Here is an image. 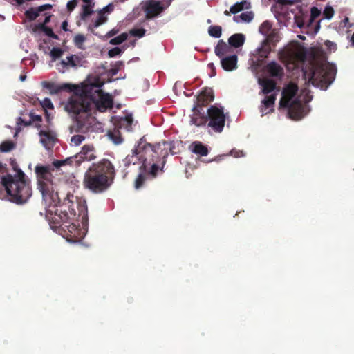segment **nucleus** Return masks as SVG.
Masks as SVG:
<instances>
[{
  "label": "nucleus",
  "mask_w": 354,
  "mask_h": 354,
  "mask_svg": "<svg viewBox=\"0 0 354 354\" xmlns=\"http://www.w3.org/2000/svg\"><path fill=\"white\" fill-rule=\"evenodd\" d=\"M50 165H37L35 171L37 180V189L42 195L46 208V219L50 227L55 231L59 227L68 228L71 239H80L81 229L73 223L81 217L82 224L88 221V209L85 201L77 202V198L71 194H67L62 205L58 192L53 183Z\"/></svg>",
  "instance_id": "nucleus-1"
},
{
  "label": "nucleus",
  "mask_w": 354,
  "mask_h": 354,
  "mask_svg": "<svg viewBox=\"0 0 354 354\" xmlns=\"http://www.w3.org/2000/svg\"><path fill=\"white\" fill-rule=\"evenodd\" d=\"M115 170L111 162L103 158L93 163L84 174V189L93 194H101L107 191L113 184Z\"/></svg>",
  "instance_id": "nucleus-2"
},
{
  "label": "nucleus",
  "mask_w": 354,
  "mask_h": 354,
  "mask_svg": "<svg viewBox=\"0 0 354 354\" xmlns=\"http://www.w3.org/2000/svg\"><path fill=\"white\" fill-rule=\"evenodd\" d=\"M1 185L5 187L8 200L17 205L26 203L32 194L30 181L22 170H18L15 175L3 176Z\"/></svg>",
  "instance_id": "nucleus-3"
},
{
  "label": "nucleus",
  "mask_w": 354,
  "mask_h": 354,
  "mask_svg": "<svg viewBox=\"0 0 354 354\" xmlns=\"http://www.w3.org/2000/svg\"><path fill=\"white\" fill-rule=\"evenodd\" d=\"M142 148L144 156L142 164L140 165L141 169L147 171L150 169L149 173L151 175V178H154L157 176V172L160 167L158 163L161 161V171L166 162V158L168 156V149H170V144L166 141L158 142L155 145L145 142L142 144Z\"/></svg>",
  "instance_id": "nucleus-4"
},
{
  "label": "nucleus",
  "mask_w": 354,
  "mask_h": 354,
  "mask_svg": "<svg viewBox=\"0 0 354 354\" xmlns=\"http://www.w3.org/2000/svg\"><path fill=\"white\" fill-rule=\"evenodd\" d=\"M95 84L74 85L73 95L64 104L66 111L75 115H81L89 112L94 101L93 89Z\"/></svg>",
  "instance_id": "nucleus-5"
},
{
  "label": "nucleus",
  "mask_w": 354,
  "mask_h": 354,
  "mask_svg": "<svg viewBox=\"0 0 354 354\" xmlns=\"http://www.w3.org/2000/svg\"><path fill=\"white\" fill-rule=\"evenodd\" d=\"M298 86L290 82L287 84L282 91V97L279 101V106L288 110L290 118L299 120L305 115V105L297 98L292 101L298 92Z\"/></svg>",
  "instance_id": "nucleus-6"
},
{
  "label": "nucleus",
  "mask_w": 354,
  "mask_h": 354,
  "mask_svg": "<svg viewBox=\"0 0 354 354\" xmlns=\"http://www.w3.org/2000/svg\"><path fill=\"white\" fill-rule=\"evenodd\" d=\"M337 68L332 64H317L309 74V82L313 86L326 90L335 78Z\"/></svg>",
  "instance_id": "nucleus-7"
},
{
  "label": "nucleus",
  "mask_w": 354,
  "mask_h": 354,
  "mask_svg": "<svg viewBox=\"0 0 354 354\" xmlns=\"http://www.w3.org/2000/svg\"><path fill=\"white\" fill-rule=\"evenodd\" d=\"M173 0H146L142 3V10L147 19L158 17L168 8Z\"/></svg>",
  "instance_id": "nucleus-8"
},
{
  "label": "nucleus",
  "mask_w": 354,
  "mask_h": 354,
  "mask_svg": "<svg viewBox=\"0 0 354 354\" xmlns=\"http://www.w3.org/2000/svg\"><path fill=\"white\" fill-rule=\"evenodd\" d=\"M207 118L208 127H211L215 132L221 133L223 131L225 123V115L223 108L212 105L207 111Z\"/></svg>",
  "instance_id": "nucleus-9"
},
{
  "label": "nucleus",
  "mask_w": 354,
  "mask_h": 354,
  "mask_svg": "<svg viewBox=\"0 0 354 354\" xmlns=\"http://www.w3.org/2000/svg\"><path fill=\"white\" fill-rule=\"evenodd\" d=\"M94 101L93 105L100 112H105L108 109L113 108V99L109 94H104L102 91L95 85L93 89Z\"/></svg>",
  "instance_id": "nucleus-10"
},
{
  "label": "nucleus",
  "mask_w": 354,
  "mask_h": 354,
  "mask_svg": "<svg viewBox=\"0 0 354 354\" xmlns=\"http://www.w3.org/2000/svg\"><path fill=\"white\" fill-rule=\"evenodd\" d=\"M97 124L95 118L88 112L80 115L76 118V131L86 133L95 130L94 126Z\"/></svg>",
  "instance_id": "nucleus-11"
},
{
  "label": "nucleus",
  "mask_w": 354,
  "mask_h": 354,
  "mask_svg": "<svg viewBox=\"0 0 354 354\" xmlns=\"http://www.w3.org/2000/svg\"><path fill=\"white\" fill-rule=\"evenodd\" d=\"M145 142V137H142L138 142L136 148L131 151V154H128L124 159L122 160V164L124 167H129L131 165H138L139 167L142 164L144 156L142 148V144Z\"/></svg>",
  "instance_id": "nucleus-12"
},
{
  "label": "nucleus",
  "mask_w": 354,
  "mask_h": 354,
  "mask_svg": "<svg viewBox=\"0 0 354 354\" xmlns=\"http://www.w3.org/2000/svg\"><path fill=\"white\" fill-rule=\"evenodd\" d=\"M73 158L75 165L77 166L84 161L93 160L97 156L94 147L93 145H85L82 147V150Z\"/></svg>",
  "instance_id": "nucleus-13"
},
{
  "label": "nucleus",
  "mask_w": 354,
  "mask_h": 354,
  "mask_svg": "<svg viewBox=\"0 0 354 354\" xmlns=\"http://www.w3.org/2000/svg\"><path fill=\"white\" fill-rule=\"evenodd\" d=\"M214 99V91L211 88H205L198 94L196 98V102L194 106L203 109L207 106Z\"/></svg>",
  "instance_id": "nucleus-14"
},
{
  "label": "nucleus",
  "mask_w": 354,
  "mask_h": 354,
  "mask_svg": "<svg viewBox=\"0 0 354 354\" xmlns=\"http://www.w3.org/2000/svg\"><path fill=\"white\" fill-rule=\"evenodd\" d=\"M44 88L49 90L51 95L58 94L63 91L71 92L74 84L64 83L57 84L55 82L44 81L41 82Z\"/></svg>",
  "instance_id": "nucleus-15"
},
{
  "label": "nucleus",
  "mask_w": 354,
  "mask_h": 354,
  "mask_svg": "<svg viewBox=\"0 0 354 354\" xmlns=\"http://www.w3.org/2000/svg\"><path fill=\"white\" fill-rule=\"evenodd\" d=\"M281 57L288 62H294L297 60H304L305 54L299 50L288 48L281 53Z\"/></svg>",
  "instance_id": "nucleus-16"
},
{
  "label": "nucleus",
  "mask_w": 354,
  "mask_h": 354,
  "mask_svg": "<svg viewBox=\"0 0 354 354\" xmlns=\"http://www.w3.org/2000/svg\"><path fill=\"white\" fill-rule=\"evenodd\" d=\"M279 32L276 29H273L267 36L263 42L266 50L261 56L266 57L270 51V44L275 45L280 40Z\"/></svg>",
  "instance_id": "nucleus-17"
},
{
  "label": "nucleus",
  "mask_w": 354,
  "mask_h": 354,
  "mask_svg": "<svg viewBox=\"0 0 354 354\" xmlns=\"http://www.w3.org/2000/svg\"><path fill=\"white\" fill-rule=\"evenodd\" d=\"M52 8L51 4H44L37 8H30L28 10H26L24 12V15L26 18L32 21L39 16V14L46 10H50Z\"/></svg>",
  "instance_id": "nucleus-18"
},
{
  "label": "nucleus",
  "mask_w": 354,
  "mask_h": 354,
  "mask_svg": "<svg viewBox=\"0 0 354 354\" xmlns=\"http://www.w3.org/2000/svg\"><path fill=\"white\" fill-rule=\"evenodd\" d=\"M194 114L191 118V123L197 127L203 126L207 122V115L203 109L194 106L192 109Z\"/></svg>",
  "instance_id": "nucleus-19"
},
{
  "label": "nucleus",
  "mask_w": 354,
  "mask_h": 354,
  "mask_svg": "<svg viewBox=\"0 0 354 354\" xmlns=\"http://www.w3.org/2000/svg\"><path fill=\"white\" fill-rule=\"evenodd\" d=\"M238 57L236 55H229L221 58V64L223 70L231 71L237 68Z\"/></svg>",
  "instance_id": "nucleus-20"
},
{
  "label": "nucleus",
  "mask_w": 354,
  "mask_h": 354,
  "mask_svg": "<svg viewBox=\"0 0 354 354\" xmlns=\"http://www.w3.org/2000/svg\"><path fill=\"white\" fill-rule=\"evenodd\" d=\"M266 71L271 77L281 78L284 74L283 67L276 62H270L266 66Z\"/></svg>",
  "instance_id": "nucleus-21"
},
{
  "label": "nucleus",
  "mask_w": 354,
  "mask_h": 354,
  "mask_svg": "<svg viewBox=\"0 0 354 354\" xmlns=\"http://www.w3.org/2000/svg\"><path fill=\"white\" fill-rule=\"evenodd\" d=\"M232 51V48L225 42L223 39L218 41L217 45L215 46L214 53L216 56L220 59L225 56H228Z\"/></svg>",
  "instance_id": "nucleus-22"
},
{
  "label": "nucleus",
  "mask_w": 354,
  "mask_h": 354,
  "mask_svg": "<svg viewBox=\"0 0 354 354\" xmlns=\"http://www.w3.org/2000/svg\"><path fill=\"white\" fill-rule=\"evenodd\" d=\"M189 150L200 156H206L209 153L207 147L200 141H194L189 145Z\"/></svg>",
  "instance_id": "nucleus-23"
},
{
  "label": "nucleus",
  "mask_w": 354,
  "mask_h": 354,
  "mask_svg": "<svg viewBox=\"0 0 354 354\" xmlns=\"http://www.w3.org/2000/svg\"><path fill=\"white\" fill-rule=\"evenodd\" d=\"M271 10L279 21L288 18L289 12L286 6L274 4L272 6Z\"/></svg>",
  "instance_id": "nucleus-24"
},
{
  "label": "nucleus",
  "mask_w": 354,
  "mask_h": 354,
  "mask_svg": "<svg viewBox=\"0 0 354 354\" xmlns=\"http://www.w3.org/2000/svg\"><path fill=\"white\" fill-rule=\"evenodd\" d=\"M39 30L44 32L46 36L52 39H59L58 36L53 32L52 28L47 26H44V24H35L32 28V31L34 33L37 32Z\"/></svg>",
  "instance_id": "nucleus-25"
},
{
  "label": "nucleus",
  "mask_w": 354,
  "mask_h": 354,
  "mask_svg": "<svg viewBox=\"0 0 354 354\" xmlns=\"http://www.w3.org/2000/svg\"><path fill=\"white\" fill-rule=\"evenodd\" d=\"M245 35L241 33H236L230 36L228 39V44L232 47H241L245 42Z\"/></svg>",
  "instance_id": "nucleus-26"
},
{
  "label": "nucleus",
  "mask_w": 354,
  "mask_h": 354,
  "mask_svg": "<svg viewBox=\"0 0 354 354\" xmlns=\"http://www.w3.org/2000/svg\"><path fill=\"white\" fill-rule=\"evenodd\" d=\"M139 169H140V173L134 181V187L136 189H138L143 186L148 176H151V175L149 173V171H150L149 169H148L147 171H145L144 169H141V168L140 167Z\"/></svg>",
  "instance_id": "nucleus-27"
},
{
  "label": "nucleus",
  "mask_w": 354,
  "mask_h": 354,
  "mask_svg": "<svg viewBox=\"0 0 354 354\" xmlns=\"http://www.w3.org/2000/svg\"><path fill=\"white\" fill-rule=\"evenodd\" d=\"M259 84L262 86V92L264 94H268L272 92L277 86L276 82L270 79L262 80L259 81Z\"/></svg>",
  "instance_id": "nucleus-28"
},
{
  "label": "nucleus",
  "mask_w": 354,
  "mask_h": 354,
  "mask_svg": "<svg viewBox=\"0 0 354 354\" xmlns=\"http://www.w3.org/2000/svg\"><path fill=\"white\" fill-rule=\"evenodd\" d=\"M39 134L41 138V142L45 147L47 148L53 144L54 137L50 132L41 130Z\"/></svg>",
  "instance_id": "nucleus-29"
},
{
  "label": "nucleus",
  "mask_w": 354,
  "mask_h": 354,
  "mask_svg": "<svg viewBox=\"0 0 354 354\" xmlns=\"http://www.w3.org/2000/svg\"><path fill=\"white\" fill-rule=\"evenodd\" d=\"M253 19V14L252 12H243L239 15H234L233 19L234 21L239 23L240 21L250 22Z\"/></svg>",
  "instance_id": "nucleus-30"
},
{
  "label": "nucleus",
  "mask_w": 354,
  "mask_h": 354,
  "mask_svg": "<svg viewBox=\"0 0 354 354\" xmlns=\"http://www.w3.org/2000/svg\"><path fill=\"white\" fill-rule=\"evenodd\" d=\"M108 136L113 141V142L115 145H120L123 141L121 133H120V131H118V130L109 131Z\"/></svg>",
  "instance_id": "nucleus-31"
},
{
  "label": "nucleus",
  "mask_w": 354,
  "mask_h": 354,
  "mask_svg": "<svg viewBox=\"0 0 354 354\" xmlns=\"http://www.w3.org/2000/svg\"><path fill=\"white\" fill-rule=\"evenodd\" d=\"M15 147H16V145L14 142H12L11 140H6V141H3L0 145V151L3 152V153L9 152V151H12V149H14L15 148Z\"/></svg>",
  "instance_id": "nucleus-32"
},
{
  "label": "nucleus",
  "mask_w": 354,
  "mask_h": 354,
  "mask_svg": "<svg viewBox=\"0 0 354 354\" xmlns=\"http://www.w3.org/2000/svg\"><path fill=\"white\" fill-rule=\"evenodd\" d=\"M209 35L214 38H219L222 35V28L220 26H211L208 28Z\"/></svg>",
  "instance_id": "nucleus-33"
},
{
  "label": "nucleus",
  "mask_w": 354,
  "mask_h": 354,
  "mask_svg": "<svg viewBox=\"0 0 354 354\" xmlns=\"http://www.w3.org/2000/svg\"><path fill=\"white\" fill-rule=\"evenodd\" d=\"M273 29L272 28V24L268 21H266L261 24L259 27V32L264 36H267Z\"/></svg>",
  "instance_id": "nucleus-34"
},
{
  "label": "nucleus",
  "mask_w": 354,
  "mask_h": 354,
  "mask_svg": "<svg viewBox=\"0 0 354 354\" xmlns=\"http://www.w3.org/2000/svg\"><path fill=\"white\" fill-rule=\"evenodd\" d=\"M66 59L70 68L76 67L81 62V58L75 55L68 56Z\"/></svg>",
  "instance_id": "nucleus-35"
},
{
  "label": "nucleus",
  "mask_w": 354,
  "mask_h": 354,
  "mask_svg": "<svg viewBox=\"0 0 354 354\" xmlns=\"http://www.w3.org/2000/svg\"><path fill=\"white\" fill-rule=\"evenodd\" d=\"M128 35L127 33H122L121 35L111 39L109 43L112 45H119L127 39Z\"/></svg>",
  "instance_id": "nucleus-36"
},
{
  "label": "nucleus",
  "mask_w": 354,
  "mask_h": 354,
  "mask_svg": "<svg viewBox=\"0 0 354 354\" xmlns=\"http://www.w3.org/2000/svg\"><path fill=\"white\" fill-rule=\"evenodd\" d=\"M276 100V95L272 94L269 96H266L265 99L262 101L264 106L266 108H269L273 106Z\"/></svg>",
  "instance_id": "nucleus-37"
},
{
  "label": "nucleus",
  "mask_w": 354,
  "mask_h": 354,
  "mask_svg": "<svg viewBox=\"0 0 354 354\" xmlns=\"http://www.w3.org/2000/svg\"><path fill=\"white\" fill-rule=\"evenodd\" d=\"M73 162H75L74 160H73V157H70V158H68L64 160H55L53 161V166L57 167V168H59L63 165H65L66 164H68V165H72Z\"/></svg>",
  "instance_id": "nucleus-38"
},
{
  "label": "nucleus",
  "mask_w": 354,
  "mask_h": 354,
  "mask_svg": "<svg viewBox=\"0 0 354 354\" xmlns=\"http://www.w3.org/2000/svg\"><path fill=\"white\" fill-rule=\"evenodd\" d=\"M107 18L104 16L103 12H100L97 15V19L93 22L92 26L94 28H97L106 21Z\"/></svg>",
  "instance_id": "nucleus-39"
},
{
  "label": "nucleus",
  "mask_w": 354,
  "mask_h": 354,
  "mask_svg": "<svg viewBox=\"0 0 354 354\" xmlns=\"http://www.w3.org/2000/svg\"><path fill=\"white\" fill-rule=\"evenodd\" d=\"M246 3L245 1H241L240 3H236L234 5L232 6L230 8V12L233 14L238 13L239 12L243 10L244 9V5Z\"/></svg>",
  "instance_id": "nucleus-40"
},
{
  "label": "nucleus",
  "mask_w": 354,
  "mask_h": 354,
  "mask_svg": "<svg viewBox=\"0 0 354 354\" xmlns=\"http://www.w3.org/2000/svg\"><path fill=\"white\" fill-rule=\"evenodd\" d=\"M63 53L64 50L58 47H54L50 53L53 60H56L57 59L59 58L63 55Z\"/></svg>",
  "instance_id": "nucleus-41"
},
{
  "label": "nucleus",
  "mask_w": 354,
  "mask_h": 354,
  "mask_svg": "<svg viewBox=\"0 0 354 354\" xmlns=\"http://www.w3.org/2000/svg\"><path fill=\"white\" fill-rule=\"evenodd\" d=\"M93 12L91 6L89 5H83L82 6V12H81V19L82 20H85L86 17L91 15Z\"/></svg>",
  "instance_id": "nucleus-42"
},
{
  "label": "nucleus",
  "mask_w": 354,
  "mask_h": 354,
  "mask_svg": "<svg viewBox=\"0 0 354 354\" xmlns=\"http://www.w3.org/2000/svg\"><path fill=\"white\" fill-rule=\"evenodd\" d=\"M334 15V9L330 6H326L323 11L324 18L330 19Z\"/></svg>",
  "instance_id": "nucleus-43"
},
{
  "label": "nucleus",
  "mask_w": 354,
  "mask_h": 354,
  "mask_svg": "<svg viewBox=\"0 0 354 354\" xmlns=\"http://www.w3.org/2000/svg\"><path fill=\"white\" fill-rule=\"evenodd\" d=\"M146 32V30L144 28H133L130 30L129 33L131 35L137 37H142Z\"/></svg>",
  "instance_id": "nucleus-44"
},
{
  "label": "nucleus",
  "mask_w": 354,
  "mask_h": 354,
  "mask_svg": "<svg viewBox=\"0 0 354 354\" xmlns=\"http://www.w3.org/2000/svg\"><path fill=\"white\" fill-rule=\"evenodd\" d=\"M320 15H321V10L319 9H318L317 7H315V6L311 8V9H310V22L312 23Z\"/></svg>",
  "instance_id": "nucleus-45"
},
{
  "label": "nucleus",
  "mask_w": 354,
  "mask_h": 354,
  "mask_svg": "<svg viewBox=\"0 0 354 354\" xmlns=\"http://www.w3.org/2000/svg\"><path fill=\"white\" fill-rule=\"evenodd\" d=\"M85 139V137L82 135H75L71 137V142L75 146L80 145L82 141Z\"/></svg>",
  "instance_id": "nucleus-46"
},
{
  "label": "nucleus",
  "mask_w": 354,
  "mask_h": 354,
  "mask_svg": "<svg viewBox=\"0 0 354 354\" xmlns=\"http://www.w3.org/2000/svg\"><path fill=\"white\" fill-rule=\"evenodd\" d=\"M70 67L68 66V63L66 59H62L60 62L57 64V68L61 73H64L66 69H68Z\"/></svg>",
  "instance_id": "nucleus-47"
},
{
  "label": "nucleus",
  "mask_w": 354,
  "mask_h": 354,
  "mask_svg": "<svg viewBox=\"0 0 354 354\" xmlns=\"http://www.w3.org/2000/svg\"><path fill=\"white\" fill-rule=\"evenodd\" d=\"M122 66L123 62L122 61L117 62L110 69V73L113 75H117L120 70L121 66Z\"/></svg>",
  "instance_id": "nucleus-48"
},
{
  "label": "nucleus",
  "mask_w": 354,
  "mask_h": 354,
  "mask_svg": "<svg viewBox=\"0 0 354 354\" xmlns=\"http://www.w3.org/2000/svg\"><path fill=\"white\" fill-rule=\"evenodd\" d=\"M41 104L44 109H53V104L49 98H44V100L41 102Z\"/></svg>",
  "instance_id": "nucleus-49"
},
{
  "label": "nucleus",
  "mask_w": 354,
  "mask_h": 354,
  "mask_svg": "<svg viewBox=\"0 0 354 354\" xmlns=\"http://www.w3.org/2000/svg\"><path fill=\"white\" fill-rule=\"evenodd\" d=\"M85 41V37L83 35L78 34L74 37V43L77 46L82 45Z\"/></svg>",
  "instance_id": "nucleus-50"
},
{
  "label": "nucleus",
  "mask_w": 354,
  "mask_h": 354,
  "mask_svg": "<svg viewBox=\"0 0 354 354\" xmlns=\"http://www.w3.org/2000/svg\"><path fill=\"white\" fill-rule=\"evenodd\" d=\"M121 53L122 50L119 47H115L109 50L108 55L110 57H114L119 55Z\"/></svg>",
  "instance_id": "nucleus-51"
},
{
  "label": "nucleus",
  "mask_w": 354,
  "mask_h": 354,
  "mask_svg": "<svg viewBox=\"0 0 354 354\" xmlns=\"http://www.w3.org/2000/svg\"><path fill=\"white\" fill-rule=\"evenodd\" d=\"M78 1L77 0H71L67 3V10L68 12L73 11L77 6Z\"/></svg>",
  "instance_id": "nucleus-52"
},
{
  "label": "nucleus",
  "mask_w": 354,
  "mask_h": 354,
  "mask_svg": "<svg viewBox=\"0 0 354 354\" xmlns=\"http://www.w3.org/2000/svg\"><path fill=\"white\" fill-rule=\"evenodd\" d=\"M294 3L295 0H277L275 4L286 7L287 5H293Z\"/></svg>",
  "instance_id": "nucleus-53"
},
{
  "label": "nucleus",
  "mask_w": 354,
  "mask_h": 354,
  "mask_svg": "<svg viewBox=\"0 0 354 354\" xmlns=\"http://www.w3.org/2000/svg\"><path fill=\"white\" fill-rule=\"evenodd\" d=\"M324 44L330 50H335L337 48L336 44H335L334 42H333L331 41L326 40L324 42Z\"/></svg>",
  "instance_id": "nucleus-54"
},
{
  "label": "nucleus",
  "mask_w": 354,
  "mask_h": 354,
  "mask_svg": "<svg viewBox=\"0 0 354 354\" xmlns=\"http://www.w3.org/2000/svg\"><path fill=\"white\" fill-rule=\"evenodd\" d=\"M30 119L32 122H41L42 120V118L39 115H36L35 113H31L30 114Z\"/></svg>",
  "instance_id": "nucleus-55"
},
{
  "label": "nucleus",
  "mask_w": 354,
  "mask_h": 354,
  "mask_svg": "<svg viewBox=\"0 0 354 354\" xmlns=\"http://www.w3.org/2000/svg\"><path fill=\"white\" fill-rule=\"evenodd\" d=\"M10 165L13 170L17 174L18 170H21L19 168L17 161L15 159H10Z\"/></svg>",
  "instance_id": "nucleus-56"
},
{
  "label": "nucleus",
  "mask_w": 354,
  "mask_h": 354,
  "mask_svg": "<svg viewBox=\"0 0 354 354\" xmlns=\"http://www.w3.org/2000/svg\"><path fill=\"white\" fill-rule=\"evenodd\" d=\"M341 24L347 28H351L352 26V24L349 21L348 17H346L342 21Z\"/></svg>",
  "instance_id": "nucleus-57"
},
{
  "label": "nucleus",
  "mask_w": 354,
  "mask_h": 354,
  "mask_svg": "<svg viewBox=\"0 0 354 354\" xmlns=\"http://www.w3.org/2000/svg\"><path fill=\"white\" fill-rule=\"evenodd\" d=\"M61 28L62 29L64 30V31H68V22L67 21H64L62 22V26H61Z\"/></svg>",
  "instance_id": "nucleus-58"
},
{
  "label": "nucleus",
  "mask_w": 354,
  "mask_h": 354,
  "mask_svg": "<svg viewBox=\"0 0 354 354\" xmlns=\"http://www.w3.org/2000/svg\"><path fill=\"white\" fill-rule=\"evenodd\" d=\"M124 119L129 125H131L133 122V118L131 115H126Z\"/></svg>",
  "instance_id": "nucleus-59"
},
{
  "label": "nucleus",
  "mask_w": 354,
  "mask_h": 354,
  "mask_svg": "<svg viewBox=\"0 0 354 354\" xmlns=\"http://www.w3.org/2000/svg\"><path fill=\"white\" fill-rule=\"evenodd\" d=\"M50 18H51V15H46L45 19H44V22H42L41 24H44V26H46V24L50 22Z\"/></svg>",
  "instance_id": "nucleus-60"
},
{
  "label": "nucleus",
  "mask_w": 354,
  "mask_h": 354,
  "mask_svg": "<svg viewBox=\"0 0 354 354\" xmlns=\"http://www.w3.org/2000/svg\"><path fill=\"white\" fill-rule=\"evenodd\" d=\"M16 2L19 4V5H21L24 3V0H15Z\"/></svg>",
  "instance_id": "nucleus-61"
},
{
  "label": "nucleus",
  "mask_w": 354,
  "mask_h": 354,
  "mask_svg": "<svg viewBox=\"0 0 354 354\" xmlns=\"http://www.w3.org/2000/svg\"><path fill=\"white\" fill-rule=\"evenodd\" d=\"M113 35H115V32L113 31H111L108 33L109 37L113 36Z\"/></svg>",
  "instance_id": "nucleus-62"
},
{
  "label": "nucleus",
  "mask_w": 354,
  "mask_h": 354,
  "mask_svg": "<svg viewBox=\"0 0 354 354\" xmlns=\"http://www.w3.org/2000/svg\"><path fill=\"white\" fill-rule=\"evenodd\" d=\"M25 79H26V75H21V76H20V80H21V81H24Z\"/></svg>",
  "instance_id": "nucleus-63"
},
{
  "label": "nucleus",
  "mask_w": 354,
  "mask_h": 354,
  "mask_svg": "<svg viewBox=\"0 0 354 354\" xmlns=\"http://www.w3.org/2000/svg\"><path fill=\"white\" fill-rule=\"evenodd\" d=\"M351 41H352L353 44L354 45V32H353V35L351 37Z\"/></svg>",
  "instance_id": "nucleus-64"
}]
</instances>
